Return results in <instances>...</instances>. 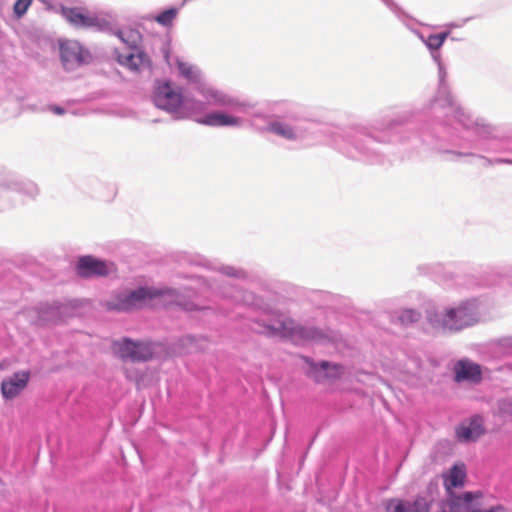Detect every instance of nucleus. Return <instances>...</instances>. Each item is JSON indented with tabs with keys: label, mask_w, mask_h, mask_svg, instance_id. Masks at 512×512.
Returning a JSON list of instances; mask_svg holds the SVG:
<instances>
[{
	"label": "nucleus",
	"mask_w": 512,
	"mask_h": 512,
	"mask_svg": "<svg viewBox=\"0 0 512 512\" xmlns=\"http://www.w3.org/2000/svg\"><path fill=\"white\" fill-rule=\"evenodd\" d=\"M461 25L462 24L450 23L447 25V28L451 30L453 28L461 27Z\"/></svg>",
	"instance_id": "7c9ffc66"
},
{
	"label": "nucleus",
	"mask_w": 512,
	"mask_h": 512,
	"mask_svg": "<svg viewBox=\"0 0 512 512\" xmlns=\"http://www.w3.org/2000/svg\"><path fill=\"white\" fill-rule=\"evenodd\" d=\"M483 302L471 298L443 307L441 310L427 311L429 324L442 331H460L479 323L483 316Z\"/></svg>",
	"instance_id": "f03ea898"
},
{
	"label": "nucleus",
	"mask_w": 512,
	"mask_h": 512,
	"mask_svg": "<svg viewBox=\"0 0 512 512\" xmlns=\"http://www.w3.org/2000/svg\"><path fill=\"white\" fill-rule=\"evenodd\" d=\"M119 39L127 45L130 50L139 49V45L142 40V35L138 30L135 29H124L118 33Z\"/></svg>",
	"instance_id": "5701e85b"
},
{
	"label": "nucleus",
	"mask_w": 512,
	"mask_h": 512,
	"mask_svg": "<svg viewBox=\"0 0 512 512\" xmlns=\"http://www.w3.org/2000/svg\"><path fill=\"white\" fill-rule=\"evenodd\" d=\"M155 105L177 119L192 117L204 112L207 104L192 95L184 93L182 87L168 80L157 81L154 85Z\"/></svg>",
	"instance_id": "7ed1b4c3"
},
{
	"label": "nucleus",
	"mask_w": 512,
	"mask_h": 512,
	"mask_svg": "<svg viewBox=\"0 0 512 512\" xmlns=\"http://www.w3.org/2000/svg\"><path fill=\"white\" fill-rule=\"evenodd\" d=\"M251 125L256 126V122L254 119L251 120Z\"/></svg>",
	"instance_id": "72a5a7b5"
},
{
	"label": "nucleus",
	"mask_w": 512,
	"mask_h": 512,
	"mask_svg": "<svg viewBox=\"0 0 512 512\" xmlns=\"http://www.w3.org/2000/svg\"><path fill=\"white\" fill-rule=\"evenodd\" d=\"M221 275L228 276V277H235V278H241L244 277V272L242 270L236 269L234 267L225 266L221 268L220 271Z\"/></svg>",
	"instance_id": "c85d7f7f"
},
{
	"label": "nucleus",
	"mask_w": 512,
	"mask_h": 512,
	"mask_svg": "<svg viewBox=\"0 0 512 512\" xmlns=\"http://www.w3.org/2000/svg\"><path fill=\"white\" fill-rule=\"evenodd\" d=\"M0 188L15 190L34 198L38 194V187L30 181H20L13 175L0 171Z\"/></svg>",
	"instance_id": "a211bd4d"
},
{
	"label": "nucleus",
	"mask_w": 512,
	"mask_h": 512,
	"mask_svg": "<svg viewBox=\"0 0 512 512\" xmlns=\"http://www.w3.org/2000/svg\"><path fill=\"white\" fill-rule=\"evenodd\" d=\"M307 373L316 381H324L326 379H336L343 375L344 369L334 363L322 361L319 363L307 362Z\"/></svg>",
	"instance_id": "dca6fc26"
},
{
	"label": "nucleus",
	"mask_w": 512,
	"mask_h": 512,
	"mask_svg": "<svg viewBox=\"0 0 512 512\" xmlns=\"http://www.w3.org/2000/svg\"><path fill=\"white\" fill-rule=\"evenodd\" d=\"M270 328L276 335L288 338L297 344L314 340L318 335L316 330L300 326L294 320L284 316L275 320Z\"/></svg>",
	"instance_id": "1a4fd4ad"
},
{
	"label": "nucleus",
	"mask_w": 512,
	"mask_h": 512,
	"mask_svg": "<svg viewBox=\"0 0 512 512\" xmlns=\"http://www.w3.org/2000/svg\"><path fill=\"white\" fill-rule=\"evenodd\" d=\"M75 305L72 302L46 304L40 308L39 321L41 323L63 321Z\"/></svg>",
	"instance_id": "f3484780"
},
{
	"label": "nucleus",
	"mask_w": 512,
	"mask_h": 512,
	"mask_svg": "<svg viewBox=\"0 0 512 512\" xmlns=\"http://www.w3.org/2000/svg\"><path fill=\"white\" fill-rule=\"evenodd\" d=\"M243 102L247 103L249 107L245 112L232 109L230 107H226L229 111L225 110H213L208 113L203 114V112H200L197 115H194L195 120L197 123L210 126V127H229V128H241L245 124L244 118L236 115L233 112H239V113H248V111L252 108V105L242 100ZM222 108H225L224 106H221Z\"/></svg>",
	"instance_id": "6e6552de"
},
{
	"label": "nucleus",
	"mask_w": 512,
	"mask_h": 512,
	"mask_svg": "<svg viewBox=\"0 0 512 512\" xmlns=\"http://www.w3.org/2000/svg\"><path fill=\"white\" fill-rule=\"evenodd\" d=\"M166 63L172 72L183 78L190 84L196 85L195 90L202 97V101L208 106H224L245 112L249 105L241 99L234 97L227 91L205 81L204 74L198 66L186 60L184 57L164 52Z\"/></svg>",
	"instance_id": "f257e3e1"
},
{
	"label": "nucleus",
	"mask_w": 512,
	"mask_h": 512,
	"mask_svg": "<svg viewBox=\"0 0 512 512\" xmlns=\"http://www.w3.org/2000/svg\"><path fill=\"white\" fill-rule=\"evenodd\" d=\"M421 319V313L413 308H403L396 312L395 320L401 325L408 326L417 323Z\"/></svg>",
	"instance_id": "b1692460"
},
{
	"label": "nucleus",
	"mask_w": 512,
	"mask_h": 512,
	"mask_svg": "<svg viewBox=\"0 0 512 512\" xmlns=\"http://www.w3.org/2000/svg\"><path fill=\"white\" fill-rule=\"evenodd\" d=\"M33 0H16L13 5V13L17 18L25 15Z\"/></svg>",
	"instance_id": "cd10ccee"
},
{
	"label": "nucleus",
	"mask_w": 512,
	"mask_h": 512,
	"mask_svg": "<svg viewBox=\"0 0 512 512\" xmlns=\"http://www.w3.org/2000/svg\"><path fill=\"white\" fill-rule=\"evenodd\" d=\"M466 478V469L463 464H455L444 475V485L446 490L450 493L453 488H458L464 485Z\"/></svg>",
	"instance_id": "4be33fe9"
},
{
	"label": "nucleus",
	"mask_w": 512,
	"mask_h": 512,
	"mask_svg": "<svg viewBox=\"0 0 512 512\" xmlns=\"http://www.w3.org/2000/svg\"><path fill=\"white\" fill-rule=\"evenodd\" d=\"M160 346L145 340H132L122 338L114 341L112 350L115 355L123 360L148 361L158 352Z\"/></svg>",
	"instance_id": "423d86ee"
},
{
	"label": "nucleus",
	"mask_w": 512,
	"mask_h": 512,
	"mask_svg": "<svg viewBox=\"0 0 512 512\" xmlns=\"http://www.w3.org/2000/svg\"><path fill=\"white\" fill-rule=\"evenodd\" d=\"M449 35V31L439 33V34H430L429 36L425 37L421 33H417V36L419 39L426 45V47L430 50L432 59L438 66V73L440 80L442 81L446 72L444 69V66L441 61V56L438 50L442 47L445 40L447 39Z\"/></svg>",
	"instance_id": "2eb2a0df"
},
{
	"label": "nucleus",
	"mask_w": 512,
	"mask_h": 512,
	"mask_svg": "<svg viewBox=\"0 0 512 512\" xmlns=\"http://www.w3.org/2000/svg\"><path fill=\"white\" fill-rule=\"evenodd\" d=\"M59 55L65 70L73 71L92 61L90 51L74 39H59Z\"/></svg>",
	"instance_id": "0eeeda50"
},
{
	"label": "nucleus",
	"mask_w": 512,
	"mask_h": 512,
	"mask_svg": "<svg viewBox=\"0 0 512 512\" xmlns=\"http://www.w3.org/2000/svg\"><path fill=\"white\" fill-rule=\"evenodd\" d=\"M266 130L290 141H295L302 137V133L298 129L280 120L270 122Z\"/></svg>",
	"instance_id": "412c9836"
},
{
	"label": "nucleus",
	"mask_w": 512,
	"mask_h": 512,
	"mask_svg": "<svg viewBox=\"0 0 512 512\" xmlns=\"http://www.w3.org/2000/svg\"><path fill=\"white\" fill-rule=\"evenodd\" d=\"M76 270L83 277L106 276L115 271V266L113 263L88 255L78 259Z\"/></svg>",
	"instance_id": "f8f14e48"
},
{
	"label": "nucleus",
	"mask_w": 512,
	"mask_h": 512,
	"mask_svg": "<svg viewBox=\"0 0 512 512\" xmlns=\"http://www.w3.org/2000/svg\"><path fill=\"white\" fill-rule=\"evenodd\" d=\"M431 500L419 496L413 502L394 498L383 503L384 512H429Z\"/></svg>",
	"instance_id": "ddd939ff"
},
{
	"label": "nucleus",
	"mask_w": 512,
	"mask_h": 512,
	"mask_svg": "<svg viewBox=\"0 0 512 512\" xmlns=\"http://www.w3.org/2000/svg\"><path fill=\"white\" fill-rule=\"evenodd\" d=\"M62 15L76 28L104 30L109 26V22L104 17L82 8H63Z\"/></svg>",
	"instance_id": "9d476101"
},
{
	"label": "nucleus",
	"mask_w": 512,
	"mask_h": 512,
	"mask_svg": "<svg viewBox=\"0 0 512 512\" xmlns=\"http://www.w3.org/2000/svg\"><path fill=\"white\" fill-rule=\"evenodd\" d=\"M0 369H2V365L0 364Z\"/></svg>",
	"instance_id": "f704fd0d"
},
{
	"label": "nucleus",
	"mask_w": 512,
	"mask_h": 512,
	"mask_svg": "<svg viewBox=\"0 0 512 512\" xmlns=\"http://www.w3.org/2000/svg\"><path fill=\"white\" fill-rule=\"evenodd\" d=\"M494 413L500 416L504 421L512 418V401L501 400L494 408Z\"/></svg>",
	"instance_id": "bb28decb"
},
{
	"label": "nucleus",
	"mask_w": 512,
	"mask_h": 512,
	"mask_svg": "<svg viewBox=\"0 0 512 512\" xmlns=\"http://www.w3.org/2000/svg\"><path fill=\"white\" fill-rule=\"evenodd\" d=\"M456 380L477 383L481 379L480 366L469 360H460L454 368Z\"/></svg>",
	"instance_id": "aec40b11"
},
{
	"label": "nucleus",
	"mask_w": 512,
	"mask_h": 512,
	"mask_svg": "<svg viewBox=\"0 0 512 512\" xmlns=\"http://www.w3.org/2000/svg\"><path fill=\"white\" fill-rule=\"evenodd\" d=\"M486 432L483 418L475 415L470 419L463 421L456 428V437L461 442H473L478 440Z\"/></svg>",
	"instance_id": "4468645a"
},
{
	"label": "nucleus",
	"mask_w": 512,
	"mask_h": 512,
	"mask_svg": "<svg viewBox=\"0 0 512 512\" xmlns=\"http://www.w3.org/2000/svg\"><path fill=\"white\" fill-rule=\"evenodd\" d=\"M54 112H55V113H57V114H62V113H63V109H62V108H60V107H56V108L54 109Z\"/></svg>",
	"instance_id": "2f4dec72"
},
{
	"label": "nucleus",
	"mask_w": 512,
	"mask_h": 512,
	"mask_svg": "<svg viewBox=\"0 0 512 512\" xmlns=\"http://www.w3.org/2000/svg\"><path fill=\"white\" fill-rule=\"evenodd\" d=\"M177 300V292L169 288L144 286L135 289H125L105 302L110 310L129 311L146 306L166 305Z\"/></svg>",
	"instance_id": "20e7f679"
},
{
	"label": "nucleus",
	"mask_w": 512,
	"mask_h": 512,
	"mask_svg": "<svg viewBox=\"0 0 512 512\" xmlns=\"http://www.w3.org/2000/svg\"><path fill=\"white\" fill-rule=\"evenodd\" d=\"M30 378L29 370H19L6 376L1 382V394L4 400L11 401L19 397L27 388Z\"/></svg>",
	"instance_id": "9b49d317"
},
{
	"label": "nucleus",
	"mask_w": 512,
	"mask_h": 512,
	"mask_svg": "<svg viewBox=\"0 0 512 512\" xmlns=\"http://www.w3.org/2000/svg\"><path fill=\"white\" fill-rule=\"evenodd\" d=\"M438 94H439V97L441 98L440 99L441 106L452 105L453 100H452V97L446 87H441L439 89Z\"/></svg>",
	"instance_id": "c756f323"
},
{
	"label": "nucleus",
	"mask_w": 512,
	"mask_h": 512,
	"mask_svg": "<svg viewBox=\"0 0 512 512\" xmlns=\"http://www.w3.org/2000/svg\"><path fill=\"white\" fill-rule=\"evenodd\" d=\"M440 512H510L502 505H489V496L481 490L450 493Z\"/></svg>",
	"instance_id": "39448f33"
},
{
	"label": "nucleus",
	"mask_w": 512,
	"mask_h": 512,
	"mask_svg": "<svg viewBox=\"0 0 512 512\" xmlns=\"http://www.w3.org/2000/svg\"><path fill=\"white\" fill-rule=\"evenodd\" d=\"M178 15V9L176 8H169L162 13L158 14L154 17V20L164 27H169L172 25L174 20L176 19Z\"/></svg>",
	"instance_id": "a878e982"
},
{
	"label": "nucleus",
	"mask_w": 512,
	"mask_h": 512,
	"mask_svg": "<svg viewBox=\"0 0 512 512\" xmlns=\"http://www.w3.org/2000/svg\"><path fill=\"white\" fill-rule=\"evenodd\" d=\"M197 282H199V286H201V287H202L203 285H205V281H204V280H202V279H197Z\"/></svg>",
	"instance_id": "473e14b6"
},
{
	"label": "nucleus",
	"mask_w": 512,
	"mask_h": 512,
	"mask_svg": "<svg viewBox=\"0 0 512 512\" xmlns=\"http://www.w3.org/2000/svg\"><path fill=\"white\" fill-rule=\"evenodd\" d=\"M116 59L120 65L134 72L141 71L149 65L147 55L140 49L117 53Z\"/></svg>",
	"instance_id": "6ab92c4d"
},
{
	"label": "nucleus",
	"mask_w": 512,
	"mask_h": 512,
	"mask_svg": "<svg viewBox=\"0 0 512 512\" xmlns=\"http://www.w3.org/2000/svg\"><path fill=\"white\" fill-rule=\"evenodd\" d=\"M213 281H214L213 285L215 286V287H213V289H215L216 291H219V293L222 296L231 297L237 301H243L246 304H252V301H250L246 296L240 297V296L236 295L235 294L236 291L234 289H233V291H230V290H232L231 283L220 284L219 279H214Z\"/></svg>",
	"instance_id": "393cba45"
}]
</instances>
